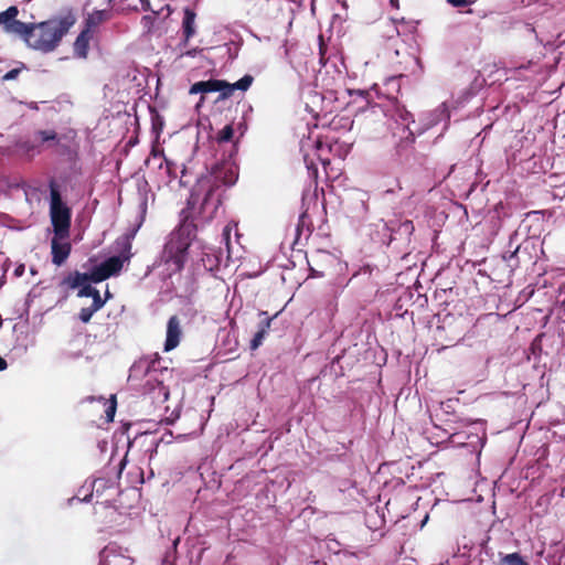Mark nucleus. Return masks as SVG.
<instances>
[{
  "mask_svg": "<svg viewBox=\"0 0 565 565\" xmlns=\"http://www.w3.org/2000/svg\"><path fill=\"white\" fill-rule=\"evenodd\" d=\"M113 1H114V0H108V2H109V3H110V2H113Z\"/></svg>",
  "mask_w": 565,
  "mask_h": 565,
  "instance_id": "obj_44",
  "label": "nucleus"
},
{
  "mask_svg": "<svg viewBox=\"0 0 565 565\" xmlns=\"http://www.w3.org/2000/svg\"><path fill=\"white\" fill-rule=\"evenodd\" d=\"M166 9H167V15L166 17H168L171 13V10H170L169 6H166Z\"/></svg>",
  "mask_w": 565,
  "mask_h": 565,
  "instance_id": "obj_41",
  "label": "nucleus"
},
{
  "mask_svg": "<svg viewBox=\"0 0 565 565\" xmlns=\"http://www.w3.org/2000/svg\"><path fill=\"white\" fill-rule=\"evenodd\" d=\"M359 202H360V206H361L362 213H366L369 207H367L366 199L364 198V194H361V198L359 199Z\"/></svg>",
  "mask_w": 565,
  "mask_h": 565,
  "instance_id": "obj_33",
  "label": "nucleus"
},
{
  "mask_svg": "<svg viewBox=\"0 0 565 565\" xmlns=\"http://www.w3.org/2000/svg\"><path fill=\"white\" fill-rule=\"evenodd\" d=\"M26 151L33 150V146H28L26 143L22 146Z\"/></svg>",
  "mask_w": 565,
  "mask_h": 565,
  "instance_id": "obj_38",
  "label": "nucleus"
},
{
  "mask_svg": "<svg viewBox=\"0 0 565 565\" xmlns=\"http://www.w3.org/2000/svg\"><path fill=\"white\" fill-rule=\"evenodd\" d=\"M463 557H465V554H460V555L455 554L452 556L454 563L458 564V565H465L467 563V561H465Z\"/></svg>",
  "mask_w": 565,
  "mask_h": 565,
  "instance_id": "obj_31",
  "label": "nucleus"
},
{
  "mask_svg": "<svg viewBox=\"0 0 565 565\" xmlns=\"http://www.w3.org/2000/svg\"><path fill=\"white\" fill-rule=\"evenodd\" d=\"M61 292L67 294L68 289L71 288V274H67L64 276L60 284ZM67 295L64 296L66 298Z\"/></svg>",
  "mask_w": 565,
  "mask_h": 565,
  "instance_id": "obj_27",
  "label": "nucleus"
},
{
  "mask_svg": "<svg viewBox=\"0 0 565 565\" xmlns=\"http://www.w3.org/2000/svg\"><path fill=\"white\" fill-rule=\"evenodd\" d=\"M253 81H254L253 76L244 75L237 82H235L233 84L228 83V89L231 90V96L233 95L234 90H236V89H239L243 92L247 90L250 87Z\"/></svg>",
  "mask_w": 565,
  "mask_h": 565,
  "instance_id": "obj_19",
  "label": "nucleus"
},
{
  "mask_svg": "<svg viewBox=\"0 0 565 565\" xmlns=\"http://www.w3.org/2000/svg\"><path fill=\"white\" fill-rule=\"evenodd\" d=\"M19 10L15 6L9 7L7 10L0 12V24H3V29L8 33L22 35L26 30V23L17 20Z\"/></svg>",
  "mask_w": 565,
  "mask_h": 565,
  "instance_id": "obj_8",
  "label": "nucleus"
},
{
  "mask_svg": "<svg viewBox=\"0 0 565 565\" xmlns=\"http://www.w3.org/2000/svg\"><path fill=\"white\" fill-rule=\"evenodd\" d=\"M202 51H203L202 49L194 47V49L181 52L180 56H191V57H194L198 54H200Z\"/></svg>",
  "mask_w": 565,
  "mask_h": 565,
  "instance_id": "obj_30",
  "label": "nucleus"
},
{
  "mask_svg": "<svg viewBox=\"0 0 565 565\" xmlns=\"http://www.w3.org/2000/svg\"><path fill=\"white\" fill-rule=\"evenodd\" d=\"M436 111L439 113L441 116L446 115V109L445 108H439Z\"/></svg>",
  "mask_w": 565,
  "mask_h": 565,
  "instance_id": "obj_39",
  "label": "nucleus"
},
{
  "mask_svg": "<svg viewBox=\"0 0 565 565\" xmlns=\"http://www.w3.org/2000/svg\"><path fill=\"white\" fill-rule=\"evenodd\" d=\"M202 262L205 268L213 269L216 266L217 258L214 255H210L209 253H204V257H202Z\"/></svg>",
  "mask_w": 565,
  "mask_h": 565,
  "instance_id": "obj_26",
  "label": "nucleus"
},
{
  "mask_svg": "<svg viewBox=\"0 0 565 565\" xmlns=\"http://www.w3.org/2000/svg\"><path fill=\"white\" fill-rule=\"evenodd\" d=\"M141 8L143 11H151L150 1L149 0H140Z\"/></svg>",
  "mask_w": 565,
  "mask_h": 565,
  "instance_id": "obj_35",
  "label": "nucleus"
},
{
  "mask_svg": "<svg viewBox=\"0 0 565 565\" xmlns=\"http://www.w3.org/2000/svg\"><path fill=\"white\" fill-rule=\"evenodd\" d=\"M71 29L68 17L50 19L40 23H26L21 38L29 47L49 53L54 51Z\"/></svg>",
  "mask_w": 565,
  "mask_h": 565,
  "instance_id": "obj_3",
  "label": "nucleus"
},
{
  "mask_svg": "<svg viewBox=\"0 0 565 565\" xmlns=\"http://www.w3.org/2000/svg\"><path fill=\"white\" fill-rule=\"evenodd\" d=\"M182 338V329L180 319L177 316H172L169 318L167 323V335L164 342V351L169 352L175 349Z\"/></svg>",
  "mask_w": 565,
  "mask_h": 565,
  "instance_id": "obj_10",
  "label": "nucleus"
},
{
  "mask_svg": "<svg viewBox=\"0 0 565 565\" xmlns=\"http://www.w3.org/2000/svg\"><path fill=\"white\" fill-rule=\"evenodd\" d=\"M24 70H28L26 65L22 62L19 63V66L7 72L3 76H2V81L3 82H8V81H13L15 79L19 74L24 71Z\"/></svg>",
  "mask_w": 565,
  "mask_h": 565,
  "instance_id": "obj_22",
  "label": "nucleus"
},
{
  "mask_svg": "<svg viewBox=\"0 0 565 565\" xmlns=\"http://www.w3.org/2000/svg\"><path fill=\"white\" fill-rule=\"evenodd\" d=\"M503 562L507 565H526L518 553L505 555Z\"/></svg>",
  "mask_w": 565,
  "mask_h": 565,
  "instance_id": "obj_25",
  "label": "nucleus"
},
{
  "mask_svg": "<svg viewBox=\"0 0 565 565\" xmlns=\"http://www.w3.org/2000/svg\"><path fill=\"white\" fill-rule=\"evenodd\" d=\"M93 497V482L85 483L77 492L76 498L81 502H88ZM75 497H73V500Z\"/></svg>",
  "mask_w": 565,
  "mask_h": 565,
  "instance_id": "obj_20",
  "label": "nucleus"
},
{
  "mask_svg": "<svg viewBox=\"0 0 565 565\" xmlns=\"http://www.w3.org/2000/svg\"><path fill=\"white\" fill-rule=\"evenodd\" d=\"M110 297H111V295H110L109 290H108V289H106V291H105V298H104V299H105V302H106V301H107V299H109Z\"/></svg>",
  "mask_w": 565,
  "mask_h": 565,
  "instance_id": "obj_37",
  "label": "nucleus"
},
{
  "mask_svg": "<svg viewBox=\"0 0 565 565\" xmlns=\"http://www.w3.org/2000/svg\"><path fill=\"white\" fill-rule=\"evenodd\" d=\"M270 322H271V319H269V318H266L262 322L259 330L254 334V337L250 341V349L255 350L263 343V340L270 327Z\"/></svg>",
  "mask_w": 565,
  "mask_h": 565,
  "instance_id": "obj_17",
  "label": "nucleus"
},
{
  "mask_svg": "<svg viewBox=\"0 0 565 565\" xmlns=\"http://www.w3.org/2000/svg\"><path fill=\"white\" fill-rule=\"evenodd\" d=\"M147 212V201L143 199L139 204V212L136 216L132 228L118 237L115 242V249L118 253L116 256H111L100 264L94 266L88 274L83 275V280L93 282H100L110 276L118 275L124 267L125 263H128L132 256L131 243L137 232L142 226Z\"/></svg>",
  "mask_w": 565,
  "mask_h": 565,
  "instance_id": "obj_2",
  "label": "nucleus"
},
{
  "mask_svg": "<svg viewBox=\"0 0 565 565\" xmlns=\"http://www.w3.org/2000/svg\"><path fill=\"white\" fill-rule=\"evenodd\" d=\"M408 117H411V114H408V113H406L405 116H402L403 121L405 122V130H407L406 139H409L411 141H413L414 140V134L409 129Z\"/></svg>",
  "mask_w": 565,
  "mask_h": 565,
  "instance_id": "obj_29",
  "label": "nucleus"
},
{
  "mask_svg": "<svg viewBox=\"0 0 565 565\" xmlns=\"http://www.w3.org/2000/svg\"><path fill=\"white\" fill-rule=\"evenodd\" d=\"M78 226L82 231H84L88 224H89V220H90V214L87 213V214H81L78 215Z\"/></svg>",
  "mask_w": 565,
  "mask_h": 565,
  "instance_id": "obj_28",
  "label": "nucleus"
},
{
  "mask_svg": "<svg viewBox=\"0 0 565 565\" xmlns=\"http://www.w3.org/2000/svg\"><path fill=\"white\" fill-rule=\"evenodd\" d=\"M159 358L140 359L131 367L130 379L143 374L146 377L143 384L145 394L149 395L156 403H164L169 398V390L163 385V379H160L159 375L162 376L164 372H168V369H159Z\"/></svg>",
  "mask_w": 565,
  "mask_h": 565,
  "instance_id": "obj_4",
  "label": "nucleus"
},
{
  "mask_svg": "<svg viewBox=\"0 0 565 565\" xmlns=\"http://www.w3.org/2000/svg\"><path fill=\"white\" fill-rule=\"evenodd\" d=\"M82 239V235L81 234H76L75 237H73V243L76 242V241H79Z\"/></svg>",
  "mask_w": 565,
  "mask_h": 565,
  "instance_id": "obj_40",
  "label": "nucleus"
},
{
  "mask_svg": "<svg viewBox=\"0 0 565 565\" xmlns=\"http://www.w3.org/2000/svg\"><path fill=\"white\" fill-rule=\"evenodd\" d=\"M116 413V398L115 396H111L109 404L107 405L105 409L106 420L113 422Z\"/></svg>",
  "mask_w": 565,
  "mask_h": 565,
  "instance_id": "obj_24",
  "label": "nucleus"
},
{
  "mask_svg": "<svg viewBox=\"0 0 565 565\" xmlns=\"http://www.w3.org/2000/svg\"><path fill=\"white\" fill-rule=\"evenodd\" d=\"M8 366L7 361L0 356V371L6 370Z\"/></svg>",
  "mask_w": 565,
  "mask_h": 565,
  "instance_id": "obj_36",
  "label": "nucleus"
},
{
  "mask_svg": "<svg viewBox=\"0 0 565 565\" xmlns=\"http://www.w3.org/2000/svg\"><path fill=\"white\" fill-rule=\"evenodd\" d=\"M391 3H392L393 6H397V4H396V0H391Z\"/></svg>",
  "mask_w": 565,
  "mask_h": 565,
  "instance_id": "obj_43",
  "label": "nucleus"
},
{
  "mask_svg": "<svg viewBox=\"0 0 565 565\" xmlns=\"http://www.w3.org/2000/svg\"><path fill=\"white\" fill-rule=\"evenodd\" d=\"M75 287H78L76 297L82 301L78 319L83 323H87L93 315L104 307L105 299L100 297L99 291L88 280H83L82 275L78 273H76L73 279V288Z\"/></svg>",
  "mask_w": 565,
  "mask_h": 565,
  "instance_id": "obj_6",
  "label": "nucleus"
},
{
  "mask_svg": "<svg viewBox=\"0 0 565 565\" xmlns=\"http://www.w3.org/2000/svg\"><path fill=\"white\" fill-rule=\"evenodd\" d=\"M529 255V248L526 245H518L514 250L503 255V259L508 263V266L512 269L520 267L522 255Z\"/></svg>",
  "mask_w": 565,
  "mask_h": 565,
  "instance_id": "obj_15",
  "label": "nucleus"
},
{
  "mask_svg": "<svg viewBox=\"0 0 565 565\" xmlns=\"http://www.w3.org/2000/svg\"><path fill=\"white\" fill-rule=\"evenodd\" d=\"M50 213L54 236L67 237L71 221L70 209L63 204L58 186L54 180L50 181Z\"/></svg>",
  "mask_w": 565,
  "mask_h": 565,
  "instance_id": "obj_7",
  "label": "nucleus"
},
{
  "mask_svg": "<svg viewBox=\"0 0 565 565\" xmlns=\"http://www.w3.org/2000/svg\"><path fill=\"white\" fill-rule=\"evenodd\" d=\"M65 238L53 236L51 241L52 263L56 266L64 264L71 253V244L64 242Z\"/></svg>",
  "mask_w": 565,
  "mask_h": 565,
  "instance_id": "obj_13",
  "label": "nucleus"
},
{
  "mask_svg": "<svg viewBox=\"0 0 565 565\" xmlns=\"http://www.w3.org/2000/svg\"><path fill=\"white\" fill-rule=\"evenodd\" d=\"M152 160L158 161V168L166 175L164 182L171 183L178 177L179 167L172 160L164 157L162 151H153Z\"/></svg>",
  "mask_w": 565,
  "mask_h": 565,
  "instance_id": "obj_12",
  "label": "nucleus"
},
{
  "mask_svg": "<svg viewBox=\"0 0 565 565\" xmlns=\"http://www.w3.org/2000/svg\"><path fill=\"white\" fill-rule=\"evenodd\" d=\"M162 11H163V8L160 11L151 10L150 14H146L141 18L140 23L142 25L145 35L152 34L154 32V30L158 28L159 20H160L159 17H160V13H162Z\"/></svg>",
  "mask_w": 565,
  "mask_h": 565,
  "instance_id": "obj_16",
  "label": "nucleus"
},
{
  "mask_svg": "<svg viewBox=\"0 0 565 565\" xmlns=\"http://www.w3.org/2000/svg\"><path fill=\"white\" fill-rule=\"evenodd\" d=\"M233 135H234V129L231 125H226L225 127H223L217 136H216V140L217 142L220 143H224V142H228L232 140L233 138Z\"/></svg>",
  "mask_w": 565,
  "mask_h": 565,
  "instance_id": "obj_21",
  "label": "nucleus"
},
{
  "mask_svg": "<svg viewBox=\"0 0 565 565\" xmlns=\"http://www.w3.org/2000/svg\"><path fill=\"white\" fill-rule=\"evenodd\" d=\"M35 137L41 143H50L49 146L57 145L60 139L54 130H39Z\"/></svg>",
  "mask_w": 565,
  "mask_h": 565,
  "instance_id": "obj_18",
  "label": "nucleus"
},
{
  "mask_svg": "<svg viewBox=\"0 0 565 565\" xmlns=\"http://www.w3.org/2000/svg\"><path fill=\"white\" fill-rule=\"evenodd\" d=\"M230 233H231V227L226 226L223 231V237L226 243L227 249H230V246H228L230 245Z\"/></svg>",
  "mask_w": 565,
  "mask_h": 565,
  "instance_id": "obj_32",
  "label": "nucleus"
},
{
  "mask_svg": "<svg viewBox=\"0 0 565 565\" xmlns=\"http://www.w3.org/2000/svg\"><path fill=\"white\" fill-rule=\"evenodd\" d=\"M196 13L191 8L186 7L183 10V20H182V41L180 42V47H186L190 40L196 34V25H195Z\"/></svg>",
  "mask_w": 565,
  "mask_h": 565,
  "instance_id": "obj_11",
  "label": "nucleus"
},
{
  "mask_svg": "<svg viewBox=\"0 0 565 565\" xmlns=\"http://www.w3.org/2000/svg\"><path fill=\"white\" fill-rule=\"evenodd\" d=\"M111 18L109 10H94L87 13L83 21V26L73 42V55L77 58L86 60L90 44L97 43V35L102 23Z\"/></svg>",
  "mask_w": 565,
  "mask_h": 565,
  "instance_id": "obj_5",
  "label": "nucleus"
},
{
  "mask_svg": "<svg viewBox=\"0 0 565 565\" xmlns=\"http://www.w3.org/2000/svg\"><path fill=\"white\" fill-rule=\"evenodd\" d=\"M212 92H220L222 98H228L231 96L228 83L222 79H209L196 82L190 88V94H205Z\"/></svg>",
  "mask_w": 565,
  "mask_h": 565,
  "instance_id": "obj_9",
  "label": "nucleus"
},
{
  "mask_svg": "<svg viewBox=\"0 0 565 565\" xmlns=\"http://www.w3.org/2000/svg\"><path fill=\"white\" fill-rule=\"evenodd\" d=\"M385 28L387 29L384 33V35L387 38V39H392L396 35H399V30L396 25V21L395 20H391V21H387L385 22Z\"/></svg>",
  "mask_w": 565,
  "mask_h": 565,
  "instance_id": "obj_23",
  "label": "nucleus"
},
{
  "mask_svg": "<svg viewBox=\"0 0 565 565\" xmlns=\"http://www.w3.org/2000/svg\"><path fill=\"white\" fill-rule=\"evenodd\" d=\"M454 7H463L467 4V0H447Z\"/></svg>",
  "mask_w": 565,
  "mask_h": 565,
  "instance_id": "obj_34",
  "label": "nucleus"
},
{
  "mask_svg": "<svg viewBox=\"0 0 565 565\" xmlns=\"http://www.w3.org/2000/svg\"><path fill=\"white\" fill-rule=\"evenodd\" d=\"M238 168L230 158L215 163L202 174L192 189L188 205L181 211V222L172 231L156 265L167 266L166 275L171 276L183 269L186 253L200 226L211 222L222 204L223 188L235 184Z\"/></svg>",
  "mask_w": 565,
  "mask_h": 565,
  "instance_id": "obj_1",
  "label": "nucleus"
},
{
  "mask_svg": "<svg viewBox=\"0 0 565 565\" xmlns=\"http://www.w3.org/2000/svg\"><path fill=\"white\" fill-rule=\"evenodd\" d=\"M128 559L121 553L120 547L115 544L107 545L100 553V563L103 565H124Z\"/></svg>",
  "mask_w": 565,
  "mask_h": 565,
  "instance_id": "obj_14",
  "label": "nucleus"
},
{
  "mask_svg": "<svg viewBox=\"0 0 565 565\" xmlns=\"http://www.w3.org/2000/svg\"><path fill=\"white\" fill-rule=\"evenodd\" d=\"M305 218H306V215H305V214L300 216V223H301V224H303Z\"/></svg>",
  "mask_w": 565,
  "mask_h": 565,
  "instance_id": "obj_42",
  "label": "nucleus"
}]
</instances>
